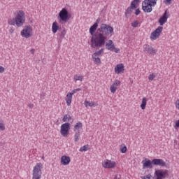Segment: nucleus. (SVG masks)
<instances>
[{
    "label": "nucleus",
    "mask_w": 179,
    "mask_h": 179,
    "mask_svg": "<svg viewBox=\"0 0 179 179\" xmlns=\"http://www.w3.org/2000/svg\"><path fill=\"white\" fill-rule=\"evenodd\" d=\"M114 33V28L110 24H101L99 27L96 29L94 34L91 37V48L94 50H99L102 47L106 45L107 41V37L108 36H113Z\"/></svg>",
    "instance_id": "f257e3e1"
},
{
    "label": "nucleus",
    "mask_w": 179,
    "mask_h": 179,
    "mask_svg": "<svg viewBox=\"0 0 179 179\" xmlns=\"http://www.w3.org/2000/svg\"><path fill=\"white\" fill-rule=\"evenodd\" d=\"M142 164L143 170L145 169H153V166L152 164L154 166H159L160 167L167 168V164H166V162L162 159H154L150 161V159L145 158V160L142 161Z\"/></svg>",
    "instance_id": "f03ea898"
},
{
    "label": "nucleus",
    "mask_w": 179,
    "mask_h": 179,
    "mask_svg": "<svg viewBox=\"0 0 179 179\" xmlns=\"http://www.w3.org/2000/svg\"><path fill=\"white\" fill-rule=\"evenodd\" d=\"M71 17L72 14L68 13L66 8H62L59 13V23L64 24V23H66Z\"/></svg>",
    "instance_id": "7ed1b4c3"
},
{
    "label": "nucleus",
    "mask_w": 179,
    "mask_h": 179,
    "mask_svg": "<svg viewBox=\"0 0 179 179\" xmlns=\"http://www.w3.org/2000/svg\"><path fill=\"white\" fill-rule=\"evenodd\" d=\"M15 19L17 27H22V26H23L26 22L24 11L22 10L17 11Z\"/></svg>",
    "instance_id": "20e7f679"
},
{
    "label": "nucleus",
    "mask_w": 179,
    "mask_h": 179,
    "mask_svg": "<svg viewBox=\"0 0 179 179\" xmlns=\"http://www.w3.org/2000/svg\"><path fill=\"white\" fill-rule=\"evenodd\" d=\"M43 170V164L37 163L33 169L32 179H41Z\"/></svg>",
    "instance_id": "39448f33"
},
{
    "label": "nucleus",
    "mask_w": 179,
    "mask_h": 179,
    "mask_svg": "<svg viewBox=\"0 0 179 179\" xmlns=\"http://www.w3.org/2000/svg\"><path fill=\"white\" fill-rule=\"evenodd\" d=\"M103 54H104V49L103 48H101L99 50L92 54V59L96 65H100V64H101L100 57H102Z\"/></svg>",
    "instance_id": "423d86ee"
},
{
    "label": "nucleus",
    "mask_w": 179,
    "mask_h": 179,
    "mask_svg": "<svg viewBox=\"0 0 179 179\" xmlns=\"http://www.w3.org/2000/svg\"><path fill=\"white\" fill-rule=\"evenodd\" d=\"M21 36L24 37V38H30L33 36V27L30 25L24 26L21 31Z\"/></svg>",
    "instance_id": "0eeeda50"
},
{
    "label": "nucleus",
    "mask_w": 179,
    "mask_h": 179,
    "mask_svg": "<svg viewBox=\"0 0 179 179\" xmlns=\"http://www.w3.org/2000/svg\"><path fill=\"white\" fill-rule=\"evenodd\" d=\"M162 31H163V27H158L154 31L151 33L150 40H152V41L155 40H157V38L160 37Z\"/></svg>",
    "instance_id": "6e6552de"
},
{
    "label": "nucleus",
    "mask_w": 179,
    "mask_h": 179,
    "mask_svg": "<svg viewBox=\"0 0 179 179\" xmlns=\"http://www.w3.org/2000/svg\"><path fill=\"white\" fill-rule=\"evenodd\" d=\"M70 127L71 124H69V122L62 124L60 132L62 136H67L69 132Z\"/></svg>",
    "instance_id": "1a4fd4ad"
},
{
    "label": "nucleus",
    "mask_w": 179,
    "mask_h": 179,
    "mask_svg": "<svg viewBox=\"0 0 179 179\" xmlns=\"http://www.w3.org/2000/svg\"><path fill=\"white\" fill-rule=\"evenodd\" d=\"M167 173H169V171L165 170H160L158 169L155 171V176L157 177L155 179H164L166 178V176H167Z\"/></svg>",
    "instance_id": "9d476101"
},
{
    "label": "nucleus",
    "mask_w": 179,
    "mask_h": 179,
    "mask_svg": "<svg viewBox=\"0 0 179 179\" xmlns=\"http://www.w3.org/2000/svg\"><path fill=\"white\" fill-rule=\"evenodd\" d=\"M143 51L144 52H147L151 55H156V52H157L156 50L149 44H145L143 45Z\"/></svg>",
    "instance_id": "9b49d317"
},
{
    "label": "nucleus",
    "mask_w": 179,
    "mask_h": 179,
    "mask_svg": "<svg viewBox=\"0 0 179 179\" xmlns=\"http://www.w3.org/2000/svg\"><path fill=\"white\" fill-rule=\"evenodd\" d=\"M142 9L145 13H150L153 8L151 7L150 4L147 2L146 0H144L142 3Z\"/></svg>",
    "instance_id": "f8f14e48"
},
{
    "label": "nucleus",
    "mask_w": 179,
    "mask_h": 179,
    "mask_svg": "<svg viewBox=\"0 0 179 179\" xmlns=\"http://www.w3.org/2000/svg\"><path fill=\"white\" fill-rule=\"evenodd\" d=\"M103 167L105 169H114L117 166V163L114 161L106 159L103 164Z\"/></svg>",
    "instance_id": "ddd939ff"
},
{
    "label": "nucleus",
    "mask_w": 179,
    "mask_h": 179,
    "mask_svg": "<svg viewBox=\"0 0 179 179\" xmlns=\"http://www.w3.org/2000/svg\"><path fill=\"white\" fill-rule=\"evenodd\" d=\"M101 20L100 18H97L94 24L90 28V34H91V36L94 34L96 31H97V27H99V23H100Z\"/></svg>",
    "instance_id": "4468645a"
},
{
    "label": "nucleus",
    "mask_w": 179,
    "mask_h": 179,
    "mask_svg": "<svg viewBox=\"0 0 179 179\" xmlns=\"http://www.w3.org/2000/svg\"><path fill=\"white\" fill-rule=\"evenodd\" d=\"M167 19H169V15H167V10H166L163 15L159 20L160 26H163L167 23Z\"/></svg>",
    "instance_id": "2eb2a0df"
},
{
    "label": "nucleus",
    "mask_w": 179,
    "mask_h": 179,
    "mask_svg": "<svg viewBox=\"0 0 179 179\" xmlns=\"http://www.w3.org/2000/svg\"><path fill=\"white\" fill-rule=\"evenodd\" d=\"M60 163L63 166H68V164H69V163H71V157H69L66 155H63L61 157Z\"/></svg>",
    "instance_id": "dca6fc26"
},
{
    "label": "nucleus",
    "mask_w": 179,
    "mask_h": 179,
    "mask_svg": "<svg viewBox=\"0 0 179 179\" xmlns=\"http://www.w3.org/2000/svg\"><path fill=\"white\" fill-rule=\"evenodd\" d=\"M124 71H125V69H124V64H119L115 67V72L117 75H120V73H124Z\"/></svg>",
    "instance_id": "f3484780"
},
{
    "label": "nucleus",
    "mask_w": 179,
    "mask_h": 179,
    "mask_svg": "<svg viewBox=\"0 0 179 179\" xmlns=\"http://www.w3.org/2000/svg\"><path fill=\"white\" fill-rule=\"evenodd\" d=\"M115 46L113 40H108L107 42H105V47L108 51H113Z\"/></svg>",
    "instance_id": "a211bd4d"
},
{
    "label": "nucleus",
    "mask_w": 179,
    "mask_h": 179,
    "mask_svg": "<svg viewBox=\"0 0 179 179\" xmlns=\"http://www.w3.org/2000/svg\"><path fill=\"white\" fill-rule=\"evenodd\" d=\"M66 34V29H65V28L63 29V30L61 31L60 33L57 34V36H58L57 39L59 40V41H60V43L61 41H62V40H64V38H65Z\"/></svg>",
    "instance_id": "6ab92c4d"
},
{
    "label": "nucleus",
    "mask_w": 179,
    "mask_h": 179,
    "mask_svg": "<svg viewBox=\"0 0 179 179\" xmlns=\"http://www.w3.org/2000/svg\"><path fill=\"white\" fill-rule=\"evenodd\" d=\"M59 30V26H58V22L57 21L54 22L52 25V31L55 34Z\"/></svg>",
    "instance_id": "aec40b11"
},
{
    "label": "nucleus",
    "mask_w": 179,
    "mask_h": 179,
    "mask_svg": "<svg viewBox=\"0 0 179 179\" xmlns=\"http://www.w3.org/2000/svg\"><path fill=\"white\" fill-rule=\"evenodd\" d=\"M72 96H73L71 92H68L66 96V101L67 106H71L72 103Z\"/></svg>",
    "instance_id": "412c9836"
},
{
    "label": "nucleus",
    "mask_w": 179,
    "mask_h": 179,
    "mask_svg": "<svg viewBox=\"0 0 179 179\" xmlns=\"http://www.w3.org/2000/svg\"><path fill=\"white\" fill-rule=\"evenodd\" d=\"M83 128V124L82 122H77L73 127V131L76 132V131H79V129H82Z\"/></svg>",
    "instance_id": "4be33fe9"
},
{
    "label": "nucleus",
    "mask_w": 179,
    "mask_h": 179,
    "mask_svg": "<svg viewBox=\"0 0 179 179\" xmlns=\"http://www.w3.org/2000/svg\"><path fill=\"white\" fill-rule=\"evenodd\" d=\"M139 2H141V0H133L131 3L130 6H131V8H134V9H136L138 6H139Z\"/></svg>",
    "instance_id": "5701e85b"
},
{
    "label": "nucleus",
    "mask_w": 179,
    "mask_h": 179,
    "mask_svg": "<svg viewBox=\"0 0 179 179\" xmlns=\"http://www.w3.org/2000/svg\"><path fill=\"white\" fill-rule=\"evenodd\" d=\"M134 9H135V8L131 7V6L127 8V9L126 10V11L124 13L126 17H129V15H131V13H132V11L134 10Z\"/></svg>",
    "instance_id": "b1692460"
},
{
    "label": "nucleus",
    "mask_w": 179,
    "mask_h": 179,
    "mask_svg": "<svg viewBox=\"0 0 179 179\" xmlns=\"http://www.w3.org/2000/svg\"><path fill=\"white\" fill-rule=\"evenodd\" d=\"M73 80H74V82H78V80H79L80 82H83V76L76 74L73 76Z\"/></svg>",
    "instance_id": "393cba45"
},
{
    "label": "nucleus",
    "mask_w": 179,
    "mask_h": 179,
    "mask_svg": "<svg viewBox=\"0 0 179 179\" xmlns=\"http://www.w3.org/2000/svg\"><path fill=\"white\" fill-rule=\"evenodd\" d=\"M84 104L85 107H94L96 106V103L87 100L85 101Z\"/></svg>",
    "instance_id": "a878e982"
},
{
    "label": "nucleus",
    "mask_w": 179,
    "mask_h": 179,
    "mask_svg": "<svg viewBox=\"0 0 179 179\" xmlns=\"http://www.w3.org/2000/svg\"><path fill=\"white\" fill-rule=\"evenodd\" d=\"M148 4L150 6L151 8H153V6H156L157 4V0H145Z\"/></svg>",
    "instance_id": "bb28decb"
},
{
    "label": "nucleus",
    "mask_w": 179,
    "mask_h": 179,
    "mask_svg": "<svg viewBox=\"0 0 179 179\" xmlns=\"http://www.w3.org/2000/svg\"><path fill=\"white\" fill-rule=\"evenodd\" d=\"M148 101V99H146L145 97H143L142 99V102L141 104V108L142 110H145V108H146V103Z\"/></svg>",
    "instance_id": "cd10ccee"
},
{
    "label": "nucleus",
    "mask_w": 179,
    "mask_h": 179,
    "mask_svg": "<svg viewBox=\"0 0 179 179\" xmlns=\"http://www.w3.org/2000/svg\"><path fill=\"white\" fill-rule=\"evenodd\" d=\"M72 120L71 115H65L62 119L63 122H68Z\"/></svg>",
    "instance_id": "c85d7f7f"
},
{
    "label": "nucleus",
    "mask_w": 179,
    "mask_h": 179,
    "mask_svg": "<svg viewBox=\"0 0 179 179\" xmlns=\"http://www.w3.org/2000/svg\"><path fill=\"white\" fill-rule=\"evenodd\" d=\"M79 139H80V131H77L74 135V141L75 142H78Z\"/></svg>",
    "instance_id": "c756f323"
},
{
    "label": "nucleus",
    "mask_w": 179,
    "mask_h": 179,
    "mask_svg": "<svg viewBox=\"0 0 179 179\" xmlns=\"http://www.w3.org/2000/svg\"><path fill=\"white\" fill-rule=\"evenodd\" d=\"M8 24H10V26H15V24H16V20H15V18H10V19H8Z\"/></svg>",
    "instance_id": "7c9ffc66"
},
{
    "label": "nucleus",
    "mask_w": 179,
    "mask_h": 179,
    "mask_svg": "<svg viewBox=\"0 0 179 179\" xmlns=\"http://www.w3.org/2000/svg\"><path fill=\"white\" fill-rule=\"evenodd\" d=\"M0 131H5V122L0 118Z\"/></svg>",
    "instance_id": "2f4dec72"
},
{
    "label": "nucleus",
    "mask_w": 179,
    "mask_h": 179,
    "mask_svg": "<svg viewBox=\"0 0 179 179\" xmlns=\"http://www.w3.org/2000/svg\"><path fill=\"white\" fill-rule=\"evenodd\" d=\"M117 87H115L114 85H110V90L111 93L113 94L117 92Z\"/></svg>",
    "instance_id": "473e14b6"
},
{
    "label": "nucleus",
    "mask_w": 179,
    "mask_h": 179,
    "mask_svg": "<svg viewBox=\"0 0 179 179\" xmlns=\"http://www.w3.org/2000/svg\"><path fill=\"white\" fill-rule=\"evenodd\" d=\"M120 85H121V82L118 80H115L112 85L115 86V87H117L120 86Z\"/></svg>",
    "instance_id": "72a5a7b5"
},
{
    "label": "nucleus",
    "mask_w": 179,
    "mask_h": 179,
    "mask_svg": "<svg viewBox=\"0 0 179 179\" xmlns=\"http://www.w3.org/2000/svg\"><path fill=\"white\" fill-rule=\"evenodd\" d=\"M89 148H87V145H83L80 148V152H87Z\"/></svg>",
    "instance_id": "f704fd0d"
},
{
    "label": "nucleus",
    "mask_w": 179,
    "mask_h": 179,
    "mask_svg": "<svg viewBox=\"0 0 179 179\" xmlns=\"http://www.w3.org/2000/svg\"><path fill=\"white\" fill-rule=\"evenodd\" d=\"M138 24H139V21L136 20L131 23V27H138Z\"/></svg>",
    "instance_id": "c9c22d12"
},
{
    "label": "nucleus",
    "mask_w": 179,
    "mask_h": 179,
    "mask_svg": "<svg viewBox=\"0 0 179 179\" xmlns=\"http://www.w3.org/2000/svg\"><path fill=\"white\" fill-rule=\"evenodd\" d=\"M127 146H125V145L120 148L121 153H127Z\"/></svg>",
    "instance_id": "e433bc0d"
},
{
    "label": "nucleus",
    "mask_w": 179,
    "mask_h": 179,
    "mask_svg": "<svg viewBox=\"0 0 179 179\" xmlns=\"http://www.w3.org/2000/svg\"><path fill=\"white\" fill-rule=\"evenodd\" d=\"M80 90H82V88H77V89L72 90L71 92H70V93L73 95L77 92H80Z\"/></svg>",
    "instance_id": "4c0bfd02"
},
{
    "label": "nucleus",
    "mask_w": 179,
    "mask_h": 179,
    "mask_svg": "<svg viewBox=\"0 0 179 179\" xmlns=\"http://www.w3.org/2000/svg\"><path fill=\"white\" fill-rule=\"evenodd\" d=\"M155 78H156V76L155 75V73H151L149 75L148 79L149 80H153Z\"/></svg>",
    "instance_id": "58836bf2"
},
{
    "label": "nucleus",
    "mask_w": 179,
    "mask_h": 179,
    "mask_svg": "<svg viewBox=\"0 0 179 179\" xmlns=\"http://www.w3.org/2000/svg\"><path fill=\"white\" fill-rule=\"evenodd\" d=\"M171 1L173 0H164V3H165V5H171Z\"/></svg>",
    "instance_id": "ea45409f"
},
{
    "label": "nucleus",
    "mask_w": 179,
    "mask_h": 179,
    "mask_svg": "<svg viewBox=\"0 0 179 179\" xmlns=\"http://www.w3.org/2000/svg\"><path fill=\"white\" fill-rule=\"evenodd\" d=\"M173 127H174L175 129H177V128H179V120L176 121V122Z\"/></svg>",
    "instance_id": "a19ab883"
},
{
    "label": "nucleus",
    "mask_w": 179,
    "mask_h": 179,
    "mask_svg": "<svg viewBox=\"0 0 179 179\" xmlns=\"http://www.w3.org/2000/svg\"><path fill=\"white\" fill-rule=\"evenodd\" d=\"M140 13H141V10L139 8L136 9V11H135L136 16H138V15H140Z\"/></svg>",
    "instance_id": "79ce46f5"
},
{
    "label": "nucleus",
    "mask_w": 179,
    "mask_h": 179,
    "mask_svg": "<svg viewBox=\"0 0 179 179\" xmlns=\"http://www.w3.org/2000/svg\"><path fill=\"white\" fill-rule=\"evenodd\" d=\"M5 72V68L2 66H0V73H3Z\"/></svg>",
    "instance_id": "37998d69"
},
{
    "label": "nucleus",
    "mask_w": 179,
    "mask_h": 179,
    "mask_svg": "<svg viewBox=\"0 0 179 179\" xmlns=\"http://www.w3.org/2000/svg\"><path fill=\"white\" fill-rule=\"evenodd\" d=\"M15 31V29L13 27L9 29V33L11 34H13V32Z\"/></svg>",
    "instance_id": "c03bdc74"
},
{
    "label": "nucleus",
    "mask_w": 179,
    "mask_h": 179,
    "mask_svg": "<svg viewBox=\"0 0 179 179\" xmlns=\"http://www.w3.org/2000/svg\"><path fill=\"white\" fill-rule=\"evenodd\" d=\"M113 51H114L115 52H118V51H120V49H118V48H115V46H114Z\"/></svg>",
    "instance_id": "a18cd8bd"
},
{
    "label": "nucleus",
    "mask_w": 179,
    "mask_h": 179,
    "mask_svg": "<svg viewBox=\"0 0 179 179\" xmlns=\"http://www.w3.org/2000/svg\"><path fill=\"white\" fill-rule=\"evenodd\" d=\"M28 107H29V108H33L34 107V104H33V103H29V104H28Z\"/></svg>",
    "instance_id": "49530a36"
},
{
    "label": "nucleus",
    "mask_w": 179,
    "mask_h": 179,
    "mask_svg": "<svg viewBox=\"0 0 179 179\" xmlns=\"http://www.w3.org/2000/svg\"><path fill=\"white\" fill-rule=\"evenodd\" d=\"M145 177L146 179H150V178H152V175H147Z\"/></svg>",
    "instance_id": "de8ad7c7"
},
{
    "label": "nucleus",
    "mask_w": 179,
    "mask_h": 179,
    "mask_svg": "<svg viewBox=\"0 0 179 179\" xmlns=\"http://www.w3.org/2000/svg\"><path fill=\"white\" fill-rule=\"evenodd\" d=\"M41 97H45V92H42L41 94Z\"/></svg>",
    "instance_id": "09e8293b"
},
{
    "label": "nucleus",
    "mask_w": 179,
    "mask_h": 179,
    "mask_svg": "<svg viewBox=\"0 0 179 179\" xmlns=\"http://www.w3.org/2000/svg\"><path fill=\"white\" fill-rule=\"evenodd\" d=\"M34 51H36L34 49L31 50V54H34Z\"/></svg>",
    "instance_id": "8fccbe9b"
},
{
    "label": "nucleus",
    "mask_w": 179,
    "mask_h": 179,
    "mask_svg": "<svg viewBox=\"0 0 179 179\" xmlns=\"http://www.w3.org/2000/svg\"><path fill=\"white\" fill-rule=\"evenodd\" d=\"M114 179H120V178H117V176H115Z\"/></svg>",
    "instance_id": "3c124183"
},
{
    "label": "nucleus",
    "mask_w": 179,
    "mask_h": 179,
    "mask_svg": "<svg viewBox=\"0 0 179 179\" xmlns=\"http://www.w3.org/2000/svg\"><path fill=\"white\" fill-rule=\"evenodd\" d=\"M142 179H146L145 176L142 177Z\"/></svg>",
    "instance_id": "603ef678"
},
{
    "label": "nucleus",
    "mask_w": 179,
    "mask_h": 179,
    "mask_svg": "<svg viewBox=\"0 0 179 179\" xmlns=\"http://www.w3.org/2000/svg\"><path fill=\"white\" fill-rule=\"evenodd\" d=\"M42 159H44V157H43Z\"/></svg>",
    "instance_id": "864d4df0"
}]
</instances>
